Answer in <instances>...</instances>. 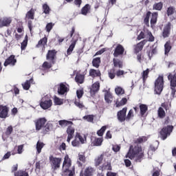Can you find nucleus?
<instances>
[{
	"label": "nucleus",
	"mask_w": 176,
	"mask_h": 176,
	"mask_svg": "<svg viewBox=\"0 0 176 176\" xmlns=\"http://www.w3.org/2000/svg\"><path fill=\"white\" fill-rule=\"evenodd\" d=\"M76 94H77L78 98H82V96H83V90L78 89L76 91Z\"/></svg>",
	"instance_id": "nucleus-62"
},
{
	"label": "nucleus",
	"mask_w": 176,
	"mask_h": 176,
	"mask_svg": "<svg viewBox=\"0 0 176 176\" xmlns=\"http://www.w3.org/2000/svg\"><path fill=\"white\" fill-rule=\"evenodd\" d=\"M123 53H124V47L120 44L118 45L113 53L114 56L118 57V56H120Z\"/></svg>",
	"instance_id": "nucleus-15"
},
{
	"label": "nucleus",
	"mask_w": 176,
	"mask_h": 176,
	"mask_svg": "<svg viewBox=\"0 0 176 176\" xmlns=\"http://www.w3.org/2000/svg\"><path fill=\"white\" fill-rule=\"evenodd\" d=\"M127 102V98H123L120 101H117L116 102V107H122L123 105H126V103Z\"/></svg>",
	"instance_id": "nucleus-38"
},
{
	"label": "nucleus",
	"mask_w": 176,
	"mask_h": 176,
	"mask_svg": "<svg viewBox=\"0 0 176 176\" xmlns=\"http://www.w3.org/2000/svg\"><path fill=\"white\" fill-rule=\"evenodd\" d=\"M31 83H34V78H30V80H28L24 83H23L22 87L24 90H30V88L31 87Z\"/></svg>",
	"instance_id": "nucleus-22"
},
{
	"label": "nucleus",
	"mask_w": 176,
	"mask_h": 176,
	"mask_svg": "<svg viewBox=\"0 0 176 176\" xmlns=\"http://www.w3.org/2000/svg\"><path fill=\"white\" fill-rule=\"evenodd\" d=\"M67 135L70 137H74V134L75 133V128L72 126H69L67 129Z\"/></svg>",
	"instance_id": "nucleus-34"
},
{
	"label": "nucleus",
	"mask_w": 176,
	"mask_h": 176,
	"mask_svg": "<svg viewBox=\"0 0 176 176\" xmlns=\"http://www.w3.org/2000/svg\"><path fill=\"white\" fill-rule=\"evenodd\" d=\"M124 74H127V72H124L123 70H118L116 72V76H122L124 75Z\"/></svg>",
	"instance_id": "nucleus-64"
},
{
	"label": "nucleus",
	"mask_w": 176,
	"mask_h": 176,
	"mask_svg": "<svg viewBox=\"0 0 176 176\" xmlns=\"http://www.w3.org/2000/svg\"><path fill=\"white\" fill-rule=\"evenodd\" d=\"M148 138H146V137L143 136L142 138H139L135 140V143L136 144H142V142H145L146 141H147Z\"/></svg>",
	"instance_id": "nucleus-51"
},
{
	"label": "nucleus",
	"mask_w": 176,
	"mask_h": 176,
	"mask_svg": "<svg viewBox=\"0 0 176 176\" xmlns=\"http://www.w3.org/2000/svg\"><path fill=\"white\" fill-rule=\"evenodd\" d=\"M171 31V23H168L164 28L162 32L163 38H168L170 36V32Z\"/></svg>",
	"instance_id": "nucleus-10"
},
{
	"label": "nucleus",
	"mask_w": 176,
	"mask_h": 176,
	"mask_svg": "<svg viewBox=\"0 0 176 176\" xmlns=\"http://www.w3.org/2000/svg\"><path fill=\"white\" fill-rule=\"evenodd\" d=\"M50 162L54 168H59L60 164H61V158H57L53 156H50Z\"/></svg>",
	"instance_id": "nucleus-9"
},
{
	"label": "nucleus",
	"mask_w": 176,
	"mask_h": 176,
	"mask_svg": "<svg viewBox=\"0 0 176 176\" xmlns=\"http://www.w3.org/2000/svg\"><path fill=\"white\" fill-rule=\"evenodd\" d=\"M168 80L170 81V88L172 90L171 96L174 97L176 93V76L175 74H170L168 76Z\"/></svg>",
	"instance_id": "nucleus-8"
},
{
	"label": "nucleus",
	"mask_w": 176,
	"mask_h": 176,
	"mask_svg": "<svg viewBox=\"0 0 176 176\" xmlns=\"http://www.w3.org/2000/svg\"><path fill=\"white\" fill-rule=\"evenodd\" d=\"M165 49V54H168L170 53V50H171V45L170 44V41H167L164 45Z\"/></svg>",
	"instance_id": "nucleus-40"
},
{
	"label": "nucleus",
	"mask_w": 176,
	"mask_h": 176,
	"mask_svg": "<svg viewBox=\"0 0 176 176\" xmlns=\"http://www.w3.org/2000/svg\"><path fill=\"white\" fill-rule=\"evenodd\" d=\"M105 130H107V126H103L99 131H98V135H99V137H102L104 133H105Z\"/></svg>",
	"instance_id": "nucleus-48"
},
{
	"label": "nucleus",
	"mask_w": 176,
	"mask_h": 176,
	"mask_svg": "<svg viewBox=\"0 0 176 176\" xmlns=\"http://www.w3.org/2000/svg\"><path fill=\"white\" fill-rule=\"evenodd\" d=\"M84 79H85V77L82 74H78L76 76V82L77 83H80V84L83 83Z\"/></svg>",
	"instance_id": "nucleus-43"
},
{
	"label": "nucleus",
	"mask_w": 176,
	"mask_h": 176,
	"mask_svg": "<svg viewBox=\"0 0 176 176\" xmlns=\"http://www.w3.org/2000/svg\"><path fill=\"white\" fill-rule=\"evenodd\" d=\"M147 42H148L147 40H143L140 43H138L137 45L135 47V53H140V52H141L142 50L145 43H146Z\"/></svg>",
	"instance_id": "nucleus-19"
},
{
	"label": "nucleus",
	"mask_w": 176,
	"mask_h": 176,
	"mask_svg": "<svg viewBox=\"0 0 176 176\" xmlns=\"http://www.w3.org/2000/svg\"><path fill=\"white\" fill-rule=\"evenodd\" d=\"M14 176H28V173L19 170L16 173H14Z\"/></svg>",
	"instance_id": "nucleus-54"
},
{
	"label": "nucleus",
	"mask_w": 176,
	"mask_h": 176,
	"mask_svg": "<svg viewBox=\"0 0 176 176\" xmlns=\"http://www.w3.org/2000/svg\"><path fill=\"white\" fill-rule=\"evenodd\" d=\"M151 16V12H148L146 17L144 18V23L146 25H149V16Z\"/></svg>",
	"instance_id": "nucleus-59"
},
{
	"label": "nucleus",
	"mask_w": 176,
	"mask_h": 176,
	"mask_svg": "<svg viewBox=\"0 0 176 176\" xmlns=\"http://www.w3.org/2000/svg\"><path fill=\"white\" fill-rule=\"evenodd\" d=\"M17 63V60L14 58V55H11L4 63V67H8V65L14 66Z\"/></svg>",
	"instance_id": "nucleus-12"
},
{
	"label": "nucleus",
	"mask_w": 176,
	"mask_h": 176,
	"mask_svg": "<svg viewBox=\"0 0 176 176\" xmlns=\"http://www.w3.org/2000/svg\"><path fill=\"white\" fill-rule=\"evenodd\" d=\"M55 105H63V100L57 97L54 98Z\"/></svg>",
	"instance_id": "nucleus-58"
},
{
	"label": "nucleus",
	"mask_w": 176,
	"mask_h": 176,
	"mask_svg": "<svg viewBox=\"0 0 176 176\" xmlns=\"http://www.w3.org/2000/svg\"><path fill=\"white\" fill-rule=\"evenodd\" d=\"M126 112H127V108H124L118 113V118L120 122H124L126 120Z\"/></svg>",
	"instance_id": "nucleus-13"
},
{
	"label": "nucleus",
	"mask_w": 176,
	"mask_h": 176,
	"mask_svg": "<svg viewBox=\"0 0 176 176\" xmlns=\"http://www.w3.org/2000/svg\"><path fill=\"white\" fill-rule=\"evenodd\" d=\"M75 45H76V40L74 41L70 45L69 47L67 49V53L68 55L71 54L75 49Z\"/></svg>",
	"instance_id": "nucleus-35"
},
{
	"label": "nucleus",
	"mask_w": 176,
	"mask_h": 176,
	"mask_svg": "<svg viewBox=\"0 0 176 176\" xmlns=\"http://www.w3.org/2000/svg\"><path fill=\"white\" fill-rule=\"evenodd\" d=\"M154 10H162V8H163V3H156L153 6Z\"/></svg>",
	"instance_id": "nucleus-44"
},
{
	"label": "nucleus",
	"mask_w": 176,
	"mask_h": 176,
	"mask_svg": "<svg viewBox=\"0 0 176 176\" xmlns=\"http://www.w3.org/2000/svg\"><path fill=\"white\" fill-rule=\"evenodd\" d=\"M148 39L149 42H153L155 41V37L152 35V32L149 30L144 29L142 31L140 34L138 36V41H141V39Z\"/></svg>",
	"instance_id": "nucleus-5"
},
{
	"label": "nucleus",
	"mask_w": 176,
	"mask_h": 176,
	"mask_svg": "<svg viewBox=\"0 0 176 176\" xmlns=\"http://www.w3.org/2000/svg\"><path fill=\"white\" fill-rule=\"evenodd\" d=\"M46 122H47V120L45 118H41L36 120L34 121L36 131H41V133H43V129H45V126L46 124Z\"/></svg>",
	"instance_id": "nucleus-6"
},
{
	"label": "nucleus",
	"mask_w": 176,
	"mask_h": 176,
	"mask_svg": "<svg viewBox=\"0 0 176 176\" xmlns=\"http://www.w3.org/2000/svg\"><path fill=\"white\" fill-rule=\"evenodd\" d=\"M42 67H43V69H49L52 68V63H50L49 62H44Z\"/></svg>",
	"instance_id": "nucleus-55"
},
{
	"label": "nucleus",
	"mask_w": 176,
	"mask_h": 176,
	"mask_svg": "<svg viewBox=\"0 0 176 176\" xmlns=\"http://www.w3.org/2000/svg\"><path fill=\"white\" fill-rule=\"evenodd\" d=\"M52 105H53V101L50 95H45L41 98L40 107L42 109H49V108L52 107Z\"/></svg>",
	"instance_id": "nucleus-3"
},
{
	"label": "nucleus",
	"mask_w": 176,
	"mask_h": 176,
	"mask_svg": "<svg viewBox=\"0 0 176 176\" xmlns=\"http://www.w3.org/2000/svg\"><path fill=\"white\" fill-rule=\"evenodd\" d=\"M175 12V8H174L173 7H169L167 9L166 14L167 16H173Z\"/></svg>",
	"instance_id": "nucleus-47"
},
{
	"label": "nucleus",
	"mask_w": 176,
	"mask_h": 176,
	"mask_svg": "<svg viewBox=\"0 0 176 176\" xmlns=\"http://www.w3.org/2000/svg\"><path fill=\"white\" fill-rule=\"evenodd\" d=\"M116 94H118V96L120 94H124V89H122L120 87H118L115 89Z\"/></svg>",
	"instance_id": "nucleus-49"
},
{
	"label": "nucleus",
	"mask_w": 176,
	"mask_h": 176,
	"mask_svg": "<svg viewBox=\"0 0 176 176\" xmlns=\"http://www.w3.org/2000/svg\"><path fill=\"white\" fill-rule=\"evenodd\" d=\"M27 45H28V36L27 35L25 37V39L21 43V50H25V47H27Z\"/></svg>",
	"instance_id": "nucleus-37"
},
{
	"label": "nucleus",
	"mask_w": 176,
	"mask_h": 176,
	"mask_svg": "<svg viewBox=\"0 0 176 176\" xmlns=\"http://www.w3.org/2000/svg\"><path fill=\"white\" fill-rule=\"evenodd\" d=\"M98 90H100V82L97 81L92 85L91 91H90L91 95L94 96V94H96V93H97Z\"/></svg>",
	"instance_id": "nucleus-17"
},
{
	"label": "nucleus",
	"mask_w": 176,
	"mask_h": 176,
	"mask_svg": "<svg viewBox=\"0 0 176 176\" xmlns=\"http://www.w3.org/2000/svg\"><path fill=\"white\" fill-rule=\"evenodd\" d=\"M105 162V154L102 153L100 155H98L96 159H95V165L100 166V164H102Z\"/></svg>",
	"instance_id": "nucleus-16"
},
{
	"label": "nucleus",
	"mask_w": 176,
	"mask_h": 176,
	"mask_svg": "<svg viewBox=\"0 0 176 176\" xmlns=\"http://www.w3.org/2000/svg\"><path fill=\"white\" fill-rule=\"evenodd\" d=\"M158 116L161 119H163V118L166 116V111H164V109H163V107H160L158 109Z\"/></svg>",
	"instance_id": "nucleus-41"
},
{
	"label": "nucleus",
	"mask_w": 176,
	"mask_h": 176,
	"mask_svg": "<svg viewBox=\"0 0 176 176\" xmlns=\"http://www.w3.org/2000/svg\"><path fill=\"white\" fill-rule=\"evenodd\" d=\"M43 12L45 14H49V13L50 12V8L49 7V6H47V4H44L43 6Z\"/></svg>",
	"instance_id": "nucleus-52"
},
{
	"label": "nucleus",
	"mask_w": 176,
	"mask_h": 176,
	"mask_svg": "<svg viewBox=\"0 0 176 176\" xmlns=\"http://www.w3.org/2000/svg\"><path fill=\"white\" fill-rule=\"evenodd\" d=\"M67 91H68V87H67V85H65L64 83H60L58 89V94L63 96L67 93Z\"/></svg>",
	"instance_id": "nucleus-18"
},
{
	"label": "nucleus",
	"mask_w": 176,
	"mask_h": 176,
	"mask_svg": "<svg viewBox=\"0 0 176 176\" xmlns=\"http://www.w3.org/2000/svg\"><path fill=\"white\" fill-rule=\"evenodd\" d=\"M71 166V159H69L68 155H65L63 164V176H74V174H75V168Z\"/></svg>",
	"instance_id": "nucleus-2"
},
{
	"label": "nucleus",
	"mask_w": 176,
	"mask_h": 176,
	"mask_svg": "<svg viewBox=\"0 0 176 176\" xmlns=\"http://www.w3.org/2000/svg\"><path fill=\"white\" fill-rule=\"evenodd\" d=\"M35 16V10L31 9L29 12H27L25 16V20H34Z\"/></svg>",
	"instance_id": "nucleus-23"
},
{
	"label": "nucleus",
	"mask_w": 176,
	"mask_h": 176,
	"mask_svg": "<svg viewBox=\"0 0 176 176\" xmlns=\"http://www.w3.org/2000/svg\"><path fill=\"white\" fill-rule=\"evenodd\" d=\"M104 100L109 104V102H112V100H113L112 94H111L110 92L106 91L104 94Z\"/></svg>",
	"instance_id": "nucleus-33"
},
{
	"label": "nucleus",
	"mask_w": 176,
	"mask_h": 176,
	"mask_svg": "<svg viewBox=\"0 0 176 176\" xmlns=\"http://www.w3.org/2000/svg\"><path fill=\"white\" fill-rule=\"evenodd\" d=\"M89 75L90 76H92V78H96V76H100L101 72L98 69L96 70V69H91L89 70Z\"/></svg>",
	"instance_id": "nucleus-29"
},
{
	"label": "nucleus",
	"mask_w": 176,
	"mask_h": 176,
	"mask_svg": "<svg viewBox=\"0 0 176 176\" xmlns=\"http://www.w3.org/2000/svg\"><path fill=\"white\" fill-rule=\"evenodd\" d=\"M52 130H53V123L47 122V124H45L42 133L47 134V133H49V131H52Z\"/></svg>",
	"instance_id": "nucleus-21"
},
{
	"label": "nucleus",
	"mask_w": 176,
	"mask_h": 176,
	"mask_svg": "<svg viewBox=\"0 0 176 176\" xmlns=\"http://www.w3.org/2000/svg\"><path fill=\"white\" fill-rule=\"evenodd\" d=\"M126 157L131 159V160H134L135 162H141L144 157V151H142V148L140 144L135 146H131L128 153L126 154Z\"/></svg>",
	"instance_id": "nucleus-1"
},
{
	"label": "nucleus",
	"mask_w": 176,
	"mask_h": 176,
	"mask_svg": "<svg viewBox=\"0 0 176 176\" xmlns=\"http://www.w3.org/2000/svg\"><path fill=\"white\" fill-rule=\"evenodd\" d=\"M45 162L43 161H38V162L36 163V170H42L43 167H45Z\"/></svg>",
	"instance_id": "nucleus-39"
},
{
	"label": "nucleus",
	"mask_w": 176,
	"mask_h": 176,
	"mask_svg": "<svg viewBox=\"0 0 176 176\" xmlns=\"http://www.w3.org/2000/svg\"><path fill=\"white\" fill-rule=\"evenodd\" d=\"M43 146H45V144H43V142H39L38 141L36 143V151H37V153H41V152H42V149L43 148Z\"/></svg>",
	"instance_id": "nucleus-32"
},
{
	"label": "nucleus",
	"mask_w": 176,
	"mask_h": 176,
	"mask_svg": "<svg viewBox=\"0 0 176 176\" xmlns=\"http://www.w3.org/2000/svg\"><path fill=\"white\" fill-rule=\"evenodd\" d=\"M72 146H80V142L78 141V140L77 139V138H75V140H74L72 142Z\"/></svg>",
	"instance_id": "nucleus-57"
},
{
	"label": "nucleus",
	"mask_w": 176,
	"mask_h": 176,
	"mask_svg": "<svg viewBox=\"0 0 176 176\" xmlns=\"http://www.w3.org/2000/svg\"><path fill=\"white\" fill-rule=\"evenodd\" d=\"M58 124L62 127L63 129H65L67 126L69 124H74V123L71 121H68L67 120H61L58 121Z\"/></svg>",
	"instance_id": "nucleus-25"
},
{
	"label": "nucleus",
	"mask_w": 176,
	"mask_h": 176,
	"mask_svg": "<svg viewBox=\"0 0 176 176\" xmlns=\"http://www.w3.org/2000/svg\"><path fill=\"white\" fill-rule=\"evenodd\" d=\"M164 85V80L163 76H160L155 82V94H160L163 91V87Z\"/></svg>",
	"instance_id": "nucleus-4"
},
{
	"label": "nucleus",
	"mask_w": 176,
	"mask_h": 176,
	"mask_svg": "<svg viewBox=\"0 0 176 176\" xmlns=\"http://www.w3.org/2000/svg\"><path fill=\"white\" fill-rule=\"evenodd\" d=\"M113 64L115 67L123 68V63L118 59H113Z\"/></svg>",
	"instance_id": "nucleus-42"
},
{
	"label": "nucleus",
	"mask_w": 176,
	"mask_h": 176,
	"mask_svg": "<svg viewBox=\"0 0 176 176\" xmlns=\"http://www.w3.org/2000/svg\"><path fill=\"white\" fill-rule=\"evenodd\" d=\"M155 145L152 144L150 146V148H149V150L148 152V156L152 155L153 152H155V151H156V149H157V146H159V142L156 141L155 142Z\"/></svg>",
	"instance_id": "nucleus-24"
},
{
	"label": "nucleus",
	"mask_w": 176,
	"mask_h": 176,
	"mask_svg": "<svg viewBox=\"0 0 176 176\" xmlns=\"http://www.w3.org/2000/svg\"><path fill=\"white\" fill-rule=\"evenodd\" d=\"M76 138H77L80 144H86V142H87L86 135H80V133H77Z\"/></svg>",
	"instance_id": "nucleus-26"
},
{
	"label": "nucleus",
	"mask_w": 176,
	"mask_h": 176,
	"mask_svg": "<svg viewBox=\"0 0 176 176\" xmlns=\"http://www.w3.org/2000/svg\"><path fill=\"white\" fill-rule=\"evenodd\" d=\"M94 173V169L93 168L89 166L88 168H87L85 169V174L82 175V173H80V176H91V175H93Z\"/></svg>",
	"instance_id": "nucleus-27"
},
{
	"label": "nucleus",
	"mask_w": 176,
	"mask_h": 176,
	"mask_svg": "<svg viewBox=\"0 0 176 176\" xmlns=\"http://www.w3.org/2000/svg\"><path fill=\"white\" fill-rule=\"evenodd\" d=\"M148 75H149V69H146L142 72V78L144 82H145V80H146L148 78Z\"/></svg>",
	"instance_id": "nucleus-50"
},
{
	"label": "nucleus",
	"mask_w": 176,
	"mask_h": 176,
	"mask_svg": "<svg viewBox=\"0 0 176 176\" xmlns=\"http://www.w3.org/2000/svg\"><path fill=\"white\" fill-rule=\"evenodd\" d=\"M140 114L142 116H145L148 111V106L146 104H142L140 105Z\"/></svg>",
	"instance_id": "nucleus-28"
},
{
	"label": "nucleus",
	"mask_w": 176,
	"mask_h": 176,
	"mask_svg": "<svg viewBox=\"0 0 176 176\" xmlns=\"http://www.w3.org/2000/svg\"><path fill=\"white\" fill-rule=\"evenodd\" d=\"M84 120H86L87 122H93L94 120V117L91 115L85 116L83 117Z\"/></svg>",
	"instance_id": "nucleus-53"
},
{
	"label": "nucleus",
	"mask_w": 176,
	"mask_h": 176,
	"mask_svg": "<svg viewBox=\"0 0 176 176\" xmlns=\"http://www.w3.org/2000/svg\"><path fill=\"white\" fill-rule=\"evenodd\" d=\"M54 25V24H53L52 23H47L45 27V30H46L47 32H50V31H52Z\"/></svg>",
	"instance_id": "nucleus-56"
},
{
	"label": "nucleus",
	"mask_w": 176,
	"mask_h": 176,
	"mask_svg": "<svg viewBox=\"0 0 176 176\" xmlns=\"http://www.w3.org/2000/svg\"><path fill=\"white\" fill-rule=\"evenodd\" d=\"M8 112L9 109H8V107L0 105V118L1 119H6V118H8Z\"/></svg>",
	"instance_id": "nucleus-11"
},
{
	"label": "nucleus",
	"mask_w": 176,
	"mask_h": 176,
	"mask_svg": "<svg viewBox=\"0 0 176 176\" xmlns=\"http://www.w3.org/2000/svg\"><path fill=\"white\" fill-rule=\"evenodd\" d=\"M173 129L174 126H167L164 127L160 133L162 140H166V138H167V137L170 135L171 133H173Z\"/></svg>",
	"instance_id": "nucleus-7"
},
{
	"label": "nucleus",
	"mask_w": 176,
	"mask_h": 176,
	"mask_svg": "<svg viewBox=\"0 0 176 176\" xmlns=\"http://www.w3.org/2000/svg\"><path fill=\"white\" fill-rule=\"evenodd\" d=\"M12 23V19L4 17L0 19V28H2V27H8V25H10Z\"/></svg>",
	"instance_id": "nucleus-14"
},
{
	"label": "nucleus",
	"mask_w": 176,
	"mask_h": 176,
	"mask_svg": "<svg viewBox=\"0 0 176 176\" xmlns=\"http://www.w3.org/2000/svg\"><path fill=\"white\" fill-rule=\"evenodd\" d=\"M74 104H75L76 107H78V108H79L80 109H82L85 108V106L80 102L76 101L74 102Z\"/></svg>",
	"instance_id": "nucleus-61"
},
{
	"label": "nucleus",
	"mask_w": 176,
	"mask_h": 176,
	"mask_svg": "<svg viewBox=\"0 0 176 176\" xmlns=\"http://www.w3.org/2000/svg\"><path fill=\"white\" fill-rule=\"evenodd\" d=\"M89 9H90V6L89 4L85 5L81 10L82 14L86 16L89 12Z\"/></svg>",
	"instance_id": "nucleus-45"
},
{
	"label": "nucleus",
	"mask_w": 176,
	"mask_h": 176,
	"mask_svg": "<svg viewBox=\"0 0 176 176\" xmlns=\"http://www.w3.org/2000/svg\"><path fill=\"white\" fill-rule=\"evenodd\" d=\"M102 141L103 140L102 138H96L94 142V145H95V146H101Z\"/></svg>",
	"instance_id": "nucleus-46"
},
{
	"label": "nucleus",
	"mask_w": 176,
	"mask_h": 176,
	"mask_svg": "<svg viewBox=\"0 0 176 176\" xmlns=\"http://www.w3.org/2000/svg\"><path fill=\"white\" fill-rule=\"evenodd\" d=\"M54 57H56V50L48 51L47 60H51V61H53V60H54Z\"/></svg>",
	"instance_id": "nucleus-30"
},
{
	"label": "nucleus",
	"mask_w": 176,
	"mask_h": 176,
	"mask_svg": "<svg viewBox=\"0 0 176 176\" xmlns=\"http://www.w3.org/2000/svg\"><path fill=\"white\" fill-rule=\"evenodd\" d=\"M100 63H101V59L100 58H96L92 61V65L96 68H98V67H100Z\"/></svg>",
	"instance_id": "nucleus-36"
},
{
	"label": "nucleus",
	"mask_w": 176,
	"mask_h": 176,
	"mask_svg": "<svg viewBox=\"0 0 176 176\" xmlns=\"http://www.w3.org/2000/svg\"><path fill=\"white\" fill-rule=\"evenodd\" d=\"M112 149L114 152H119L120 151V146L118 144L113 145Z\"/></svg>",
	"instance_id": "nucleus-63"
},
{
	"label": "nucleus",
	"mask_w": 176,
	"mask_h": 176,
	"mask_svg": "<svg viewBox=\"0 0 176 176\" xmlns=\"http://www.w3.org/2000/svg\"><path fill=\"white\" fill-rule=\"evenodd\" d=\"M157 21V12H154L152 14V16L151 19V27H153V25L156 24Z\"/></svg>",
	"instance_id": "nucleus-31"
},
{
	"label": "nucleus",
	"mask_w": 176,
	"mask_h": 176,
	"mask_svg": "<svg viewBox=\"0 0 176 176\" xmlns=\"http://www.w3.org/2000/svg\"><path fill=\"white\" fill-rule=\"evenodd\" d=\"M47 44V38L44 37L41 39L38 44L36 45V47H42V50H45V47Z\"/></svg>",
	"instance_id": "nucleus-20"
},
{
	"label": "nucleus",
	"mask_w": 176,
	"mask_h": 176,
	"mask_svg": "<svg viewBox=\"0 0 176 176\" xmlns=\"http://www.w3.org/2000/svg\"><path fill=\"white\" fill-rule=\"evenodd\" d=\"M102 170H111V164L107 163L104 164L102 167Z\"/></svg>",
	"instance_id": "nucleus-60"
}]
</instances>
